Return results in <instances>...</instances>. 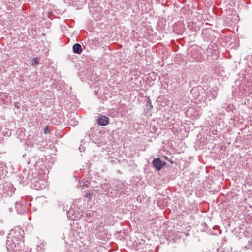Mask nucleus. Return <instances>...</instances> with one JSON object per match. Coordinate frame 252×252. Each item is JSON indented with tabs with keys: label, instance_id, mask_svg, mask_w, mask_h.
Segmentation results:
<instances>
[{
	"label": "nucleus",
	"instance_id": "ddd939ff",
	"mask_svg": "<svg viewBox=\"0 0 252 252\" xmlns=\"http://www.w3.org/2000/svg\"><path fill=\"white\" fill-rule=\"evenodd\" d=\"M94 212L91 211V210H87L85 213V216L84 217L85 220L86 221L88 222H90L92 221V220L91 219V218L94 215Z\"/></svg>",
	"mask_w": 252,
	"mask_h": 252
},
{
	"label": "nucleus",
	"instance_id": "9d476101",
	"mask_svg": "<svg viewBox=\"0 0 252 252\" xmlns=\"http://www.w3.org/2000/svg\"><path fill=\"white\" fill-rule=\"evenodd\" d=\"M109 123V118L105 116L100 115L97 118V123L101 126H105Z\"/></svg>",
	"mask_w": 252,
	"mask_h": 252
},
{
	"label": "nucleus",
	"instance_id": "f03ea898",
	"mask_svg": "<svg viewBox=\"0 0 252 252\" xmlns=\"http://www.w3.org/2000/svg\"><path fill=\"white\" fill-rule=\"evenodd\" d=\"M31 148L32 149L30 151L32 152V154L31 158L28 161V164L33 165L36 170L38 167L43 168L45 166L44 161L46 160L45 156L44 155L42 150L43 148L38 147L33 145Z\"/></svg>",
	"mask_w": 252,
	"mask_h": 252
},
{
	"label": "nucleus",
	"instance_id": "f704fd0d",
	"mask_svg": "<svg viewBox=\"0 0 252 252\" xmlns=\"http://www.w3.org/2000/svg\"><path fill=\"white\" fill-rule=\"evenodd\" d=\"M227 102H229V103H230V102H231L230 100H227Z\"/></svg>",
	"mask_w": 252,
	"mask_h": 252
},
{
	"label": "nucleus",
	"instance_id": "c85d7f7f",
	"mask_svg": "<svg viewBox=\"0 0 252 252\" xmlns=\"http://www.w3.org/2000/svg\"><path fill=\"white\" fill-rule=\"evenodd\" d=\"M93 79L94 81H97L98 80V76H94L93 77Z\"/></svg>",
	"mask_w": 252,
	"mask_h": 252
},
{
	"label": "nucleus",
	"instance_id": "aec40b11",
	"mask_svg": "<svg viewBox=\"0 0 252 252\" xmlns=\"http://www.w3.org/2000/svg\"><path fill=\"white\" fill-rule=\"evenodd\" d=\"M39 64V60L37 58H34L31 61V65L35 66Z\"/></svg>",
	"mask_w": 252,
	"mask_h": 252
},
{
	"label": "nucleus",
	"instance_id": "cd10ccee",
	"mask_svg": "<svg viewBox=\"0 0 252 252\" xmlns=\"http://www.w3.org/2000/svg\"><path fill=\"white\" fill-rule=\"evenodd\" d=\"M68 214H69V216H70V215H71V214L72 215V217H71V219H75V217H73V214H72V212H71V211H69L68 212Z\"/></svg>",
	"mask_w": 252,
	"mask_h": 252
},
{
	"label": "nucleus",
	"instance_id": "473e14b6",
	"mask_svg": "<svg viewBox=\"0 0 252 252\" xmlns=\"http://www.w3.org/2000/svg\"><path fill=\"white\" fill-rule=\"evenodd\" d=\"M164 158H165L166 159H168V157H166V156H165V157H164Z\"/></svg>",
	"mask_w": 252,
	"mask_h": 252
},
{
	"label": "nucleus",
	"instance_id": "6e6552de",
	"mask_svg": "<svg viewBox=\"0 0 252 252\" xmlns=\"http://www.w3.org/2000/svg\"><path fill=\"white\" fill-rule=\"evenodd\" d=\"M15 189L12 184L4 185L2 187V190L4 194L7 195L12 196L15 191Z\"/></svg>",
	"mask_w": 252,
	"mask_h": 252
},
{
	"label": "nucleus",
	"instance_id": "4be33fe9",
	"mask_svg": "<svg viewBox=\"0 0 252 252\" xmlns=\"http://www.w3.org/2000/svg\"><path fill=\"white\" fill-rule=\"evenodd\" d=\"M88 182L87 181H83L82 183L80 184V187L84 189L85 187H87L88 186Z\"/></svg>",
	"mask_w": 252,
	"mask_h": 252
},
{
	"label": "nucleus",
	"instance_id": "c756f323",
	"mask_svg": "<svg viewBox=\"0 0 252 252\" xmlns=\"http://www.w3.org/2000/svg\"><path fill=\"white\" fill-rule=\"evenodd\" d=\"M62 122V118H60L59 120L58 121V122H57V123L56 124V125H58L59 123H61Z\"/></svg>",
	"mask_w": 252,
	"mask_h": 252
},
{
	"label": "nucleus",
	"instance_id": "0eeeda50",
	"mask_svg": "<svg viewBox=\"0 0 252 252\" xmlns=\"http://www.w3.org/2000/svg\"><path fill=\"white\" fill-rule=\"evenodd\" d=\"M152 164L157 171H160L166 164V163L162 161L160 158H157L153 160Z\"/></svg>",
	"mask_w": 252,
	"mask_h": 252
},
{
	"label": "nucleus",
	"instance_id": "dca6fc26",
	"mask_svg": "<svg viewBox=\"0 0 252 252\" xmlns=\"http://www.w3.org/2000/svg\"><path fill=\"white\" fill-rule=\"evenodd\" d=\"M73 52L74 53L80 54L82 52L81 45L79 43H75L73 46Z\"/></svg>",
	"mask_w": 252,
	"mask_h": 252
},
{
	"label": "nucleus",
	"instance_id": "5701e85b",
	"mask_svg": "<svg viewBox=\"0 0 252 252\" xmlns=\"http://www.w3.org/2000/svg\"><path fill=\"white\" fill-rule=\"evenodd\" d=\"M50 132V127L49 126H47L44 129V134H48Z\"/></svg>",
	"mask_w": 252,
	"mask_h": 252
},
{
	"label": "nucleus",
	"instance_id": "20e7f679",
	"mask_svg": "<svg viewBox=\"0 0 252 252\" xmlns=\"http://www.w3.org/2000/svg\"><path fill=\"white\" fill-rule=\"evenodd\" d=\"M190 60L196 62H202L204 59L203 51L200 48L192 47L190 52Z\"/></svg>",
	"mask_w": 252,
	"mask_h": 252
},
{
	"label": "nucleus",
	"instance_id": "a878e982",
	"mask_svg": "<svg viewBox=\"0 0 252 252\" xmlns=\"http://www.w3.org/2000/svg\"><path fill=\"white\" fill-rule=\"evenodd\" d=\"M85 235L86 236H90V235H91L92 234H93V231L92 230H89V228H88V229L87 230V231H85Z\"/></svg>",
	"mask_w": 252,
	"mask_h": 252
},
{
	"label": "nucleus",
	"instance_id": "393cba45",
	"mask_svg": "<svg viewBox=\"0 0 252 252\" xmlns=\"http://www.w3.org/2000/svg\"><path fill=\"white\" fill-rule=\"evenodd\" d=\"M93 194L90 192H86L85 194V197L86 198H89V199H91Z\"/></svg>",
	"mask_w": 252,
	"mask_h": 252
},
{
	"label": "nucleus",
	"instance_id": "f8f14e48",
	"mask_svg": "<svg viewBox=\"0 0 252 252\" xmlns=\"http://www.w3.org/2000/svg\"><path fill=\"white\" fill-rule=\"evenodd\" d=\"M200 91H203V89L201 87H198L197 88L194 87L191 90L190 92L193 94L194 98L200 99L199 98Z\"/></svg>",
	"mask_w": 252,
	"mask_h": 252
},
{
	"label": "nucleus",
	"instance_id": "2f4dec72",
	"mask_svg": "<svg viewBox=\"0 0 252 252\" xmlns=\"http://www.w3.org/2000/svg\"><path fill=\"white\" fill-rule=\"evenodd\" d=\"M217 252H222L221 250H218Z\"/></svg>",
	"mask_w": 252,
	"mask_h": 252
},
{
	"label": "nucleus",
	"instance_id": "72a5a7b5",
	"mask_svg": "<svg viewBox=\"0 0 252 252\" xmlns=\"http://www.w3.org/2000/svg\"><path fill=\"white\" fill-rule=\"evenodd\" d=\"M212 39V38H211L210 39H206L207 41H209V40H210Z\"/></svg>",
	"mask_w": 252,
	"mask_h": 252
},
{
	"label": "nucleus",
	"instance_id": "f257e3e1",
	"mask_svg": "<svg viewBox=\"0 0 252 252\" xmlns=\"http://www.w3.org/2000/svg\"><path fill=\"white\" fill-rule=\"evenodd\" d=\"M23 234L24 231L19 227H15L10 231L6 243L8 251H17L20 250L21 245L24 243Z\"/></svg>",
	"mask_w": 252,
	"mask_h": 252
},
{
	"label": "nucleus",
	"instance_id": "412c9836",
	"mask_svg": "<svg viewBox=\"0 0 252 252\" xmlns=\"http://www.w3.org/2000/svg\"><path fill=\"white\" fill-rule=\"evenodd\" d=\"M69 124L70 125L74 126L78 125V122L76 119H72L70 120V121H69Z\"/></svg>",
	"mask_w": 252,
	"mask_h": 252
},
{
	"label": "nucleus",
	"instance_id": "1a4fd4ad",
	"mask_svg": "<svg viewBox=\"0 0 252 252\" xmlns=\"http://www.w3.org/2000/svg\"><path fill=\"white\" fill-rule=\"evenodd\" d=\"M217 91V88L214 87L206 92V95L208 97L209 101L212 99H215L216 98L218 95Z\"/></svg>",
	"mask_w": 252,
	"mask_h": 252
},
{
	"label": "nucleus",
	"instance_id": "9b49d317",
	"mask_svg": "<svg viewBox=\"0 0 252 252\" xmlns=\"http://www.w3.org/2000/svg\"><path fill=\"white\" fill-rule=\"evenodd\" d=\"M110 188V186L108 183L102 184L100 187V189L97 191L99 194L107 193Z\"/></svg>",
	"mask_w": 252,
	"mask_h": 252
},
{
	"label": "nucleus",
	"instance_id": "39448f33",
	"mask_svg": "<svg viewBox=\"0 0 252 252\" xmlns=\"http://www.w3.org/2000/svg\"><path fill=\"white\" fill-rule=\"evenodd\" d=\"M63 239L64 240L65 243H68V241L74 242L79 240V238L81 239L82 236H80V233L76 230L71 228L69 230V232L66 234V236L63 233Z\"/></svg>",
	"mask_w": 252,
	"mask_h": 252
},
{
	"label": "nucleus",
	"instance_id": "2eb2a0df",
	"mask_svg": "<svg viewBox=\"0 0 252 252\" xmlns=\"http://www.w3.org/2000/svg\"><path fill=\"white\" fill-rule=\"evenodd\" d=\"M239 95H244L247 94L248 90L247 86L244 84H243L239 88L238 91Z\"/></svg>",
	"mask_w": 252,
	"mask_h": 252
},
{
	"label": "nucleus",
	"instance_id": "6ab92c4d",
	"mask_svg": "<svg viewBox=\"0 0 252 252\" xmlns=\"http://www.w3.org/2000/svg\"><path fill=\"white\" fill-rule=\"evenodd\" d=\"M145 107H146V108L145 109V111H146V113H147L149 110H151V109L153 108L151 101L149 98L148 99V101L147 102Z\"/></svg>",
	"mask_w": 252,
	"mask_h": 252
},
{
	"label": "nucleus",
	"instance_id": "b1692460",
	"mask_svg": "<svg viewBox=\"0 0 252 252\" xmlns=\"http://www.w3.org/2000/svg\"><path fill=\"white\" fill-rule=\"evenodd\" d=\"M222 107L224 108H226V109H230V107H231V105L230 104H227L226 103H224L222 105Z\"/></svg>",
	"mask_w": 252,
	"mask_h": 252
},
{
	"label": "nucleus",
	"instance_id": "f3484780",
	"mask_svg": "<svg viewBox=\"0 0 252 252\" xmlns=\"http://www.w3.org/2000/svg\"><path fill=\"white\" fill-rule=\"evenodd\" d=\"M211 52H209V48L207 50V54L208 56H210L213 59H217L218 57L219 51L216 50V52L213 50H211Z\"/></svg>",
	"mask_w": 252,
	"mask_h": 252
},
{
	"label": "nucleus",
	"instance_id": "423d86ee",
	"mask_svg": "<svg viewBox=\"0 0 252 252\" xmlns=\"http://www.w3.org/2000/svg\"><path fill=\"white\" fill-rule=\"evenodd\" d=\"M47 181L45 179H42L40 175L35 179L32 184V188L35 190H39L44 189L47 186Z\"/></svg>",
	"mask_w": 252,
	"mask_h": 252
},
{
	"label": "nucleus",
	"instance_id": "a211bd4d",
	"mask_svg": "<svg viewBox=\"0 0 252 252\" xmlns=\"http://www.w3.org/2000/svg\"><path fill=\"white\" fill-rule=\"evenodd\" d=\"M208 48H209V52H211V50L216 52V50H218V46L216 43H211L209 45Z\"/></svg>",
	"mask_w": 252,
	"mask_h": 252
},
{
	"label": "nucleus",
	"instance_id": "bb28decb",
	"mask_svg": "<svg viewBox=\"0 0 252 252\" xmlns=\"http://www.w3.org/2000/svg\"><path fill=\"white\" fill-rule=\"evenodd\" d=\"M36 249L37 252H44L43 250H42V247L40 246H38Z\"/></svg>",
	"mask_w": 252,
	"mask_h": 252
},
{
	"label": "nucleus",
	"instance_id": "7c9ffc66",
	"mask_svg": "<svg viewBox=\"0 0 252 252\" xmlns=\"http://www.w3.org/2000/svg\"><path fill=\"white\" fill-rule=\"evenodd\" d=\"M208 34V32H205L203 33V34L205 36L206 34Z\"/></svg>",
	"mask_w": 252,
	"mask_h": 252
},
{
	"label": "nucleus",
	"instance_id": "7ed1b4c3",
	"mask_svg": "<svg viewBox=\"0 0 252 252\" xmlns=\"http://www.w3.org/2000/svg\"><path fill=\"white\" fill-rule=\"evenodd\" d=\"M35 171V169H30L28 170L24 169L20 176V182L24 185H26L30 182L32 184L38 176Z\"/></svg>",
	"mask_w": 252,
	"mask_h": 252
},
{
	"label": "nucleus",
	"instance_id": "4468645a",
	"mask_svg": "<svg viewBox=\"0 0 252 252\" xmlns=\"http://www.w3.org/2000/svg\"><path fill=\"white\" fill-rule=\"evenodd\" d=\"M15 209L19 214H22L25 211V207L22 206L20 202H16Z\"/></svg>",
	"mask_w": 252,
	"mask_h": 252
}]
</instances>
